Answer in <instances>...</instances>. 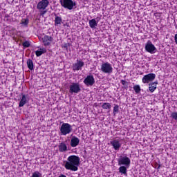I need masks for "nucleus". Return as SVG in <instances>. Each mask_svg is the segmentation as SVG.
Returning a JSON list of instances; mask_svg holds the SVG:
<instances>
[{"mask_svg":"<svg viewBox=\"0 0 177 177\" xmlns=\"http://www.w3.org/2000/svg\"><path fill=\"white\" fill-rule=\"evenodd\" d=\"M80 161H81L80 156L75 155L69 156L67 158V161L65 162L64 168L68 171H73L75 172L78 171Z\"/></svg>","mask_w":177,"mask_h":177,"instance_id":"nucleus-1","label":"nucleus"},{"mask_svg":"<svg viewBox=\"0 0 177 177\" xmlns=\"http://www.w3.org/2000/svg\"><path fill=\"white\" fill-rule=\"evenodd\" d=\"M59 131L62 135L66 136V135H69L73 132V126L68 123H63L59 128Z\"/></svg>","mask_w":177,"mask_h":177,"instance_id":"nucleus-2","label":"nucleus"},{"mask_svg":"<svg viewBox=\"0 0 177 177\" xmlns=\"http://www.w3.org/2000/svg\"><path fill=\"white\" fill-rule=\"evenodd\" d=\"M61 6L64 9H68V10H73L74 6L77 5L73 0H59Z\"/></svg>","mask_w":177,"mask_h":177,"instance_id":"nucleus-3","label":"nucleus"},{"mask_svg":"<svg viewBox=\"0 0 177 177\" xmlns=\"http://www.w3.org/2000/svg\"><path fill=\"white\" fill-rule=\"evenodd\" d=\"M101 71L104 73V74H113V65L109 62H104L101 65Z\"/></svg>","mask_w":177,"mask_h":177,"instance_id":"nucleus-4","label":"nucleus"},{"mask_svg":"<svg viewBox=\"0 0 177 177\" xmlns=\"http://www.w3.org/2000/svg\"><path fill=\"white\" fill-rule=\"evenodd\" d=\"M145 50L149 53H151V55H154V53L157 52V48H156V46L149 40L145 44Z\"/></svg>","mask_w":177,"mask_h":177,"instance_id":"nucleus-5","label":"nucleus"},{"mask_svg":"<svg viewBox=\"0 0 177 177\" xmlns=\"http://www.w3.org/2000/svg\"><path fill=\"white\" fill-rule=\"evenodd\" d=\"M118 165H124L127 167H129V165H131V159L127 156H121L118 160Z\"/></svg>","mask_w":177,"mask_h":177,"instance_id":"nucleus-6","label":"nucleus"},{"mask_svg":"<svg viewBox=\"0 0 177 177\" xmlns=\"http://www.w3.org/2000/svg\"><path fill=\"white\" fill-rule=\"evenodd\" d=\"M81 91V88L80 87V84L78 83H72L69 86V92L70 93H79Z\"/></svg>","mask_w":177,"mask_h":177,"instance_id":"nucleus-7","label":"nucleus"},{"mask_svg":"<svg viewBox=\"0 0 177 177\" xmlns=\"http://www.w3.org/2000/svg\"><path fill=\"white\" fill-rule=\"evenodd\" d=\"M154 80H156V74L149 73L142 77V82L143 84H149V82H151Z\"/></svg>","mask_w":177,"mask_h":177,"instance_id":"nucleus-8","label":"nucleus"},{"mask_svg":"<svg viewBox=\"0 0 177 177\" xmlns=\"http://www.w3.org/2000/svg\"><path fill=\"white\" fill-rule=\"evenodd\" d=\"M41 41L44 46H49L52 42H53V37H52V36L44 35L42 37Z\"/></svg>","mask_w":177,"mask_h":177,"instance_id":"nucleus-9","label":"nucleus"},{"mask_svg":"<svg viewBox=\"0 0 177 177\" xmlns=\"http://www.w3.org/2000/svg\"><path fill=\"white\" fill-rule=\"evenodd\" d=\"M48 5H49V1L41 0L40 2L37 3V9H39V10H45V9L48 8Z\"/></svg>","mask_w":177,"mask_h":177,"instance_id":"nucleus-10","label":"nucleus"},{"mask_svg":"<svg viewBox=\"0 0 177 177\" xmlns=\"http://www.w3.org/2000/svg\"><path fill=\"white\" fill-rule=\"evenodd\" d=\"M111 146H113L114 150L116 151H118L120 149H121V146H122V143H121V141L120 140L115 139L110 142Z\"/></svg>","mask_w":177,"mask_h":177,"instance_id":"nucleus-11","label":"nucleus"},{"mask_svg":"<svg viewBox=\"0 0 177 177\" xmlns=\"http://www.w3.org/2000/svg\"><path fill=\"white\" fill-rule=\"evenodd\" d=\"M84 67V62L81 60H77V62L73 66V71H80Z\"/></svg>","mask_w":177,"mask_h":177,"instance_id":"nucleus-12","label":"nucleus"},{"mask_svg":"<svg viewBox=\"0 0 177 177\" xmlns=\"http://www.w3.org/2000/svg\"><path fill=\"white\" fill-rule=\"evenodd\" d=\"M55 18L54 20V25L55 27H59V26H62V23L63 21V19H62V17L57 16V14H54Z\"/></svg>","mask_w":177,"mask_h":177,"instance_id":"nucleus-13","label":"nucleus"},{"mask_svg":"<svg viewBox=\"0 0 177 177\" xmlns=\"http://www.w3.org/2000/svg\"><path fill=\"white\" fill-rule=\"evenodd\" d=\"M80 145V138L77 137H73L71 140V147H77Z\"/></svg>","mask_w":177,"mask_h":177,"instance_id":"nucleus-14","label":"nucleus"},{"mask_svg":"<svg viewBox=\"0 0 177 177\" xmlns=\"http://www.w3.org/2000/svg\"><path fill=\"white\" fill-rule=\"evenodd\" d=\"M58 149H59V153H64L66 151H67V145L66 144V142H62L61 143H59V145H58Z\"/></svg>","mask_w":177,"mask_h":177,"instance_id":"nucleus-15","label":"nucleus"},{"mask_svg":"<svg viewBox=\"0 0 177 177\" xmlns=\"http://www.w3.org/2000/svg\"><path fill=\"white\" fill-rule=\"evenodd\" d=\"M97 23H99V18H95L89 21V26L91 28H96L97 27Z\"/></svg>","mask_w":177,"mask_h":177,"instance_id":"nucleus-16","label":"nucleus"},{"mask_svg":"<svg viewBox=\"0 0 177 177\" xmlns=\"http://www.w3.org/2000/svg\"><path fill=\"white\" fill-rule=\"evenodd\" d=\"M26 103H27V97H26V95L22 94V98L19 102V107H23Z\"/></svg>","mask_w":177,"mask_h":177,"instance_id":"nucleus-17","label":"nucleus"},{"mask_svg":"<svg viewBox=\"0 0 177 177\" xmlns=\"http://www.w3.org/2000/svg\"><path fill=\"white\" fill-rule=\"evenodd\" d=\"M128 168L127 166H120L119 167V172L122 174V175H127V172L128 171Z\"/></svg>","mask_w":177,"mask_h":177,"instance_id":"nucleus-18","label":"nucleus"},{"mask_svg":"<svg viewBox=\"0 0 177 177\" xmlns=\"http://www.w3.org/2000/svg\"><path fill=\"white\" fill-rule=\"evenodd\" d=\"M26 64L29 70H31V71L34 70V62H32V59H28L27 60Z\"/></svg>","mask_w":177,"mask_h":177,"instance_id":"nucleus-19","label":"nucleus"},{"mask_svg":"<svg viewBox=\"0 0 177 177\" xmlns=\"http://www.w3.org/2000/svg\"><path fill=\"white\" fill-rule=\"evenodd\" d=\"M44 53H46V48H40V50H36L35 55L37 57H39V56H41V55H44Z\"/></svg>","mask_w":177,"mask_h":177,"instance_id":"nucleus-20","label":"nucleus"},{"mask_svg":"<svg viewBox=\"0 0 177 177\" xmlns=\"http://www.w3.org/2000/svg\"><path fill=\"white\" fill-rule=\"evenodd\" d=\"M102 108L104 110H110V109H111V104L109 102H104L102 104Z\"/></svg>","mask_w":177,"mask_h":177,"instance_id":"nucleus-21","label":"nucleus"},{"mask_svg":"<svg viewBox=\"0 0 177 177\" xmlns=\"http://www.w3.org/2000/svg\"><path fill=\"white\" fill-rule=\"evenodd\" d=\"M157 89V85L154 84V83L149 84V91L153 93L154 91Z\"/></svg>","mask_w":177,"mask_h":177,"instance_id":"nucleus-22","label":"nucleus"},{"mask_svg":"<svg viewBox=\"0 0 177 177\" xmlns=\"http://www.w3.org/2000/svg\"><path fill=\"white\" fill-rule=\"evenodd\" d=\"M120 110V106L115 104L114 107H113V115H115V114H118V111Z\"/></svg>","mask_w":177,"mask_h":177,"instance_id":"nucleus-23","label":"nucleus"},{"mask_svg":"<svg viewBox=\"0 0 177 177\" xmlns=\"http://www.w3.org/2000/svg\"><path fill=\"white\" fill-rule=\"evenodd\" d=\"M30 41H25L22 43V46H24V48H30Z\"/></svg>","mask_w":177,"mask_h":177,"instance_id":"nucleus-24","label":"nucleus"},{"mask_svg":"<svg viewBox=\"0 0 177 177\" xmlns=\"http://www.w3.org/2000/svg\"><path fill=\"white\" fill-rule=\"evenodd\" d=\"M133 90L135 91L136 93H139V92H140V86L139 85L134 86Z\"/></svg>","mask_w":177,"mask_h":177,"instance_id":"nucleus-25","label":"nucleus"},{"mask_svg":"<svg viewBox=\"0 0 177 177\" xmlns=\"http://www.w3.org/2000/svg\"><path fill=\"white\" fill-rule=\"evenodd\" d=\"M95 84V79L93 78V76L90 75L89 76V85L92 86Z\"/></svg>","mask_w":177,"mask_h":177,"instance_id":"nucleus-26","label":"nucleus"},{"mask_svg":"<svg viewBox=\"0 0 177 177\" xmlns=\"http://www.w3.org/2000/svg\"><path fill=\"white\" fill-rule=\"evenodd\" d=\"M171 118L173 120H175V121H177V111L172 112L171 114Z\"/></svg>","mask_w":177,"mask_h":177,"instance_id":"nucleus-27","label":"nucleus"},{"mask_svg":"<svg viewBox=\"0 0 177 177\" xmlns=\"http://www.w3.org/2000/svg\"><path fill=\"white\" fill-rule=\"evenodd\" d=\"M84 82L87 86H89V75H87V77L84 79Z\"/></svg>","mask_w":177,"mask_h":177,"instance_id":"nucleus-28","label":"nucleus"},{"mask_svg":"<svg viewBox=\"0 0 177 177\" xmlns=\"http://www.w3.org/2000/svg\"><path fill=\"white\" fill-rule=\"evenodd\" d=\"M31 177H41V173H39V171H35L32 174Z\"/></svg>","mask_w":177,"mask_h":177,"instance_id":"nucleus-29","label":"nucleus"},{"mask_svg":"<svg viewBox=\"0 0 177 177\" xmlns=\"http://www.w3.org/2000/svg\"><path fill=\"white\" fill-rule=\"evenodd\" d=\"M121 84L124 86H128V82H127V81H125V80H121Z\"/></svg>","mask_w":177,"mask_h":177,"instance_id":"nucleus-30","label":"nucleus"},{"mask_svg":"<svg viewBox=\"0 0 177 177\" xmlns=\"http://www.w3.org/2000/svg\"><path fill=\"white\" fill-rule=\"evenodd\" d=\"M21 24H25V26H27V24H28V19H24L22 21H21Z\"/></svg>","mask_w":177,"mask_h":177,"instance_id":"nucleus-31","label":"nucleus"},{"mask_svg":"<svg viewBox=\"0 0 177 177\" xmlns=\"http://www.w3.org/2000/svg\"><path fill=\"white\" fill-rule=\"evenodd\" d=\"M174 41H175L176 45H177V34H176V35H174Z\"/></svg>","mask_w":177,"mask_h":177,"instance_id":"nucleus-32","label":"nucleus"},{"mask_svg":"<svg viewBox=\"0 0 177 177\" xmlns=\"http://www.w3.org/2000/svg\"><path fill=\"white\" fill-rule=\"evenodd\" d=\"M59 177H67V176H66V175L61 174Z\"/></svg>","mask_w":177,"mask_h":177,"instance_id":"nucleus-33","label":"nucleus"},{"mask_svg":"<svg viewBox=\"0 0 177 177\" xmlns=\"http://www.w3.org/2000/svg\"><path fill=\"white\" fill-rule=\"evenodd\" d=\"M45 13H46V11H43L41 15H45Z\"/></svg>","mask_w":177,"mask_h":177,"instance_id":"nucleus-34","label":"nucleus"},{"mask_svg":"<svg viewBox=\"0 0 177 177\" xmlns=\"http://www.w3.org/2000/svg\"><path fill=\"white\" fill-rule=\"evenodd\" d=\"M152 84H154V85H157L158 84V82H153Z\"/></svg>","mask_w":177,"mask_h":177,"instance_id":"nucleus-35","label":"nucleus"},{"mask_svg":"<svg viewBox=\"0 0 177 177\" xmlns=\"http://www.w3.org/2000/svg\"><path fill=\"white\" fill-rule=\"evenodd\" d=\"M160 168H161V165H158V169H160Z\"/></svg>","mask_w":177,"mask_h":177,"instance_id":"nucleus-36","label":"nucleus"}]
</instances>
